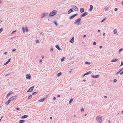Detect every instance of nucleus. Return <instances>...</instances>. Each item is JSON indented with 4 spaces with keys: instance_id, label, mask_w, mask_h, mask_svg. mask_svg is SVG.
Segmentation results:
<instances>
[{
    "instance_id": "obj_32",
    "label": "nucleus",
    "mask_w": 123,
    "mask_h": 123,
    "mask_svg": "<svg viewBox=\"0 0 123 123\" xmlns=\"http://www.w3.org/2000/svg\"><path fill=\"white\" fill-rule=\"evenodd\" d=\"M65 58H66L65 57H63L62 59H61V61L62 62L63 61H64V59H65Z\"/></svg>"
},
{
    "instance_id": "obj_37",
    "label": "nucleus",
    "mask_w": 123,
    "mask_h": 123,
    "mask_svg": "<svg viewBox=\"0 0 123 123\" xmlns=\"http://www.w3.org/2000/svg\"><path fill=\"white\" fill-rule=\"evenodd\" d=\"M81 111L82 112H84V109L83 108H82V109H81Z\"/></svg>"
},
{
    "instance_id": "obj_64",
    "label": "nucleus",
    "mask_w": 123,
    "mask_h": 123,
    "mask_svg": "<svg viewBox=\"0 0 123 123\" xmlns=\"http://www.w3.org/2000/svg\"><path fill=\"white\" fill-rule=\"evenodd\" d=\"M122 4L123 5V1L122 2Z\"/></svg>"
},
{
    "instance_id": "obj_38",
    "label": "nucleus",
    "mask_w": 123,
    "mask_h": 123,
    "mask_svg": "<svg viewBox=\"0 0 123 123\" xmlns=\"http://www.w3.org/2000/svg\"><path fill=\"white\" fill-rule=\"evenodd\" d=\"M120 72H121V71H119L118 72H117L116 74L117 75L119 73H120Z\"/></svg>"
},
{
    "instance_id": "obj_4",
    "label": "nucleus",
    "mask_w": 123,
    "mask_h": 123,
    "mask_svg": "<svg viewBox=\"0 0 123 123\" xmlns=\"http://www.w3.org/2000/svg\"><path fill=\"white\" fill-rule=\"evenodd\" d=\"M72 8L74 10L76 11H78V8L75 5H72L71 6Z\"/></svg>"
},
{
    "instance_id": "obj_5",
    "label": "nucleus",
    "mask_w": 123,
    "mask_h": 123,
    "mask_svg": "<svg viewBox=\"0 0 123 123\" xmlns=\"http://www.w3.org/2000/svg\"><path fill=\"white\" fill-rule=\"evenodd\" d=\"M48 15V13H43L42 14L41 17L43 18L44 17L47 16Z\"/></svg>"
},
{
    "instance_id": "obj_43",
    "label": "nucleus",
    "mask_w": 123,
    "mask_h": 123,
    "mask_svg": "<svg viewBox=\"0 0 123 123\" xmlns=\"http://www.w3.org/2000/svg\"><path fill=\"white\" fill-rule=\"evenodd\" d=\"M53 51V48H51L50 51L51 52H52Z\"/></svg>"
},
{
    "instance_id": "obj_52",
    "label": "nucleus",
    "mask_w": 123,
    "mask_h": 123,
    "mask_svg": "<svg viewBox=\"0 0 123 123\" xmlns=\"http://www.w3.org/2000/svg\"><path fill=\"white\" fill-rule=\"evenodd\" d=\"M83 37L84 38L86 37V35H84Z\"/></svg>"
},
{
    "instance_id": "obj_35",
    "label": "nucleus",
    "mask_w": 123,
    "mask_h": 123,
    "mask_svg": "<svg viewBox=\"0 0 123 123\" xmlns=\"http://www.w3.org/2000/svg\"><path fill=\"white\" fill-rule=\"evenodd\" d=\"M12 93H9L7 95V97H9L10 95Z\"/></svg>"
},
{
    "instance_id": "obj_58",
    "label": "nucleus",
    "mask_w": 123,
    "mask_h": 123,
    "mask_svg": "<svg viewBox=\"0 0 123 123\" xmlns=\"http://www.w3.org/2000/svg\"><path fill=\"white\" fill-rule=\"evenodd\" d=\"M104 98H107V96H104Z\"/></svg>"
},
{
    "instance_id": "obj_10",
    "label": "nucleus",
    "mask_w": 123,
    "mask_h": 123,
    "mask_svg": "<svg viewBox=\"0 0 123 123\" xmlns=\"http://www.w3.org/2000/svg\"><path fill=\"white\" fill-rule=\"evenodd\" d=\"M92 73V72L91 71H89L88 72H86V73L85 74L83 75V77H84L86 75H88L91 74Z\"/></svg>"
},
{
    "instance_id": "obj_50",
    "label": "nucleus",
    "mask_w": 123,
    "mask_h": 123,
    "mask_svg": "<svg viewBox=\"0 0 123 123\" xmlns=\"http://www.w3.org/2000/svg\"><path fill=\"white\" fill-rule=\"evenodd\" d=\"M15 109H16L17 110H19L20 108H15Z\"/></svg>"
},
{
    "instance_id": "obj_1",
    "label": "nucleus",
    "mask_w": 123,
    "mask_h": 123,
    "mask_svg": "<svg viewBox=\"0 0 123 123\" xmlns=\"http://www.w3.org/2000/svg\"><path fill=\"white\" fill-rule=\"evenodd\" d=\"M102 117L100 116H98L96 118V120L98 122V123H101L102 121Z\"/></svg>"
},
{
    "instance_id": "obj_57",
    "label": "nucleus",
    "mask_w": 123,
    "mask_h": 123,
    "mask_svg": "<svg viewBox=\"0 0 123 123\" xmlns=\"http://www.w3.org/2000/svg\"><path fill=\"white\" fill-rule=\"evenodd\" d=\"M7 52H5L4 53V54L5 55L6 54H7Z\"/></svg>"
},
{
    "instance_id": "obj_48",
    "label": "nucleus",
    "mask_w": 123,
    "mask_h": 123,
    "mask_svg": "<svg viewBox=\"0 0 123 123\" xmlns=\"http://www.w3.org/2000/svg\"><path fill=\"white\" fill-rule=\"evenodd\" d=\"M28 31V29L27 28H26L25 29V31H26V32H27Z\"/></svg>"
},
{
    "instance_id": "obj_11",
    "label": "nucleus",
    "mask_w": 123,
    "mask_h": 123,
    "mask_svg": "<svg viewBox=\"0 0 123 123\" xmlns=\"http://www.w3.org/2000/svg\"><path fill=\"white\" fill-rule=\"evenodd\" d=\"M11 101V100L9 99L6 102L5 104L6 105H8Z\"/></svg>"
},
{
    "instance_id": "obj_42",
    "label": "nucleus",
    "mask_w": 123,
    "mask_h": 123,
    "mask_svg": "<svg viewBox=\"0 0 123 123\" xmlns=\"http://www.w3.org/2000/svg\"><path fill=\"white\" fill-rule=\"evenodd\" d=\"M123 50V49L122 48H121L119 49V51L121 52Z\"/></svg>"
},
{
    "instance_id": "obj_28",
    "label": "nucleus",
    "mask_w": 123,
    "mask_h": 123,
    "mask_svg": "<svg viewBox=\"0 0 123 123\" xmlns=\"http://www.w3.org/2000/svg\"><path fill=\"white\" fill-rule=\"evenodd\" d=\"M85 63L86 64H91L90 63L87 61L86 62H85Z\"/></svg>"
},
{
    "instance_id": "obj_25",
    "label": "nucleus",
    "mask_w": 123,
    "mask_h": 123,
    "mask_svg": "<svg viewBox=\"0 0 123 123\" xmlns=\"http://www.w3.org/2000/svg\"><path fill=\"white\" fill-rule=\"evenodd\" d=\"M62 73L61 72H60L58 73L57 74V75L58 76H60L62 74Z\"/></svg>"
},
{
    "instance_id": "obj_8",
    "label": "nucleus",
    "mask_w": 123,
    "mask_h": 123,
    "mask_svg": "<svg viewBox=\"0 0 123 123\" xmlns=\"http://www.w3.org/2000/svg\"><path fill=\"white\" fill-rule=\"evenodd\" d=\"M26 78L28 79H30L31 78V76L29 74H27L26 76Z\"/></svg>"
},
{
    "instance_id": "obj_63",
    "label": "nucleus",
    "mask_w": 123,
    "mask_h": 123,
    "mask_svg": "<svg viewBox=\"0 0 123 123\" xmlns=\"http://www.w3.org/2000/svg\"><path fill=\"white\" fill-rule=\"evenodd\" d=\"M102 46H100V48H102Z\"/></svg>"
},
{
    "instance_id": "obj_46",
    "label": "nucleus",
    "mask_w": 123,
    "mask_h": 123,
    "mask_svg": "<svg viewBox=\"0 0 123 123\" xmlns=\"http://www.w3.org/2000/svg\"><path fill=\"white\" fill-rule=\"evenodd\" d=\"M96 44V43L95 42H94L93 43V44L94 45H95Z\"/></svg>"
},
{
    "instance_id": "obj_49",
    "label": "nucleus",
    "mask_w": 123,
    "mask_h": 123,
    "mask_svg": "<svg viewBox=\"0 0 123 123\" xmlns=\"http://www.w3.org/2000/svg\"><path fill=\"white\" fill-rule=\"evenodd\" d=\"M39 40H37L36 41V43H39Z\"/></svg>"
},
{
    "instance_id": "obj_62",
    "label": "nucleus",
    "mask_w": 123,
    "mask_h": 123,
    "mask_svg": "<svg viewBox=\"0 0 123 123\" xmlns=\"http://www.w3.org/2000/svg\"><path fill=\"white\" fill-rule=\"evenodd\" d=\"M60 95H59L58 96V97H60Z\"/></svg>"
},
{
    "instance_id": "obj_33",
    "label": "nucleus",
    "mask_w": 123,
    "mask_h": 123,
    "mask_svg": "<svg viewBox=\"0 0 123 123\" xmlns=\"http://www.w3.org/2000/svg\"><path fill=\"white\" fill-rule=\"evenodd\" d=\"M3 29L2 28H1L0 29V33L2 32L3 31Z\"/></svg>"
},
{
    "instance_id": "obj_51",
    "label": "nucleus",
    "mask_w": 123,
    "mask_h": 123,
    "mask_svg": "<svg viewBox=\"0 0 123 123\" xmlns=\"http://www.w3.org/2000/svg\"><path fill=\"white\" fill-rule=\"evenodd\" d=\"M117 81V80L116 79H114V82H116Z\"/></svg>"
},
{
    "instance_id": "obj_60",
    "label": "nucleus",
    "mask_w": 123,
    "mask_h": 123,
    "mask_svg": "<svg viewBox=\"0 0 123 123\" xmlns=\"http://www.w3.org/2000/svg\"><path fill=\"white\" fill-rule=\"evenodd\" d=\"M105 33H103V35L104 36H105Z\"/></svg>"
},
{
    "instance_id": "obj_61",
    "label": "nucleus",
    "mask_w": 123,
    "mask_h": 123,
    "mask_svg": "<svg viewBox=\"0 0 123 123\" xmlns=\"http://www.w3.org/2000/svg\"><path fill=\"white\" fill-rule=\"evenodd\" d=\"M50 119H52V117H50Z\"/></svg>"
},
{
    "instance_id": "obj_45",
    "label": "nucleus",
    "mask_w": 123,
    "mask_h": 123,
    "mask_svg": "<svg viewBox=\"0 0 123 123\" xmlns=\"http://www.w3.org/2000/svg\"><path fill=\"white\" fill-rule=\"evenodd\" d=\"M118 9L117 8H115L114 9V10L115 11H117L118 10Z\"/></svg>"
},
{
    "instance_id": "obj_29",
    "label": "nucleus",
    "mask_w": 123,
    "mask_h": 123,
    "mask_svg": "<svg viewBox=\"0 0 123 123\" xmlns=\"http://www.w3.org/2000/svg\"><path fill=\"white\" fill-rule=\"evenodd\" d=\"M38 93V92H33L32 94V95H36L37 93Z\"/></svg>"
},
{
    "instance_id": "obj_9",
    "label": "nucleus",
    "mask_w": 123,
    "mask_h": 123,
    "mask_svg": "<svg viewBox=\"0 0 123 123\" xmlns=\"http://www.w3.org/2000/svg\"><path fill=\"white\" fill-rule=\"evenodd\" d=\"M17 97L16 96H12L9 99L11 100V101L12 100H13L15 98Z\"/></svg>"
},
{
    "instance_id": "obj_15",
    "label": "nucleus",
    "mask_w": 123,
    "mask_h": 123,
    "mask_svg": "<svg viewBox=\"0 0 123 123\" xmlns=\"http://www.w3.org/2000/svg\"><path fill=\"white\" fill-rule=\"evenodd\" d=\"M10 59H8V61H7L5 63H4V65H5L8 64L9 62L10 61Z\"/></svg>"
},
{
    "instance_id": "obj_27",
    "label": "nucleus",
    "mask_w": 123,
    "mask_h": 123,
    "mask_svg": "<svg viewBox=\"0 0 123 123\" xmlns=\"http://www.w3.org/2000/svg\"><path fill=\"white\" fill-rule=\"evenodd\" d=\"M24 122V120H21L19 122V123H22Z\"/></svg>"
},
{
    "instance_id": "obj_16",
    "label": "nucleus",
    "mask_w": 123,
    "mask_h": 123,
    "mask_svg": "<svg viewBox=\"0 0 123 123\" xmlns=\"http://www.w3.org/2000/svg\"><path fill=\"white\" fill-rule=\"evenodd\" d=\"M73 12V10L72 9H70L69 10L68 12V13L69 14L71 13L72 12Z\"/></svg>"
},
{
    "instance_id": "obj_55",
    "label": "nucleus",
    "mask_w": 123,
    "mask_h": 123,
    "mask_svg": "<svg viewBox=\"0 0 123 123\" xmlns=\"http://www.w3.org/2000/svg\"><path fill=\"white\" fill-rule=\"evenodd\" d=\"M53 99L54 100H55L56 99V98L55 97H54L53 98Z\"/></svg>"
},
{
    "instance_id": "obj_41",
    "label": "nucleus",
    "mask_w": 123,
    "mask_h": 123,
    "mask_svg": "<svg viewBox=\"0 0 123 123\" xmlns=\"http://www.w3.org/2000/svg\"><path fill=\"white\" fill-rule=\"evenodd\" d=\"M120 75H122V74H123V71H122L121 72H120Z\"/></svg>"
},
{
    "instance_id": "obj_21",
    "label": "nucleus",
    "mask_w": 123,
    "mask_h": 123,
    "mask_svg": "<svg viewBox=\"0 0 123 123\" xmlns=\"http://www.w3.org/2000/svg\"><path fill=\"white\" fill-rule=\"evenodd\" d=\"M56 47L58 49L60 50L61 49L60 48L59 46L58 45H57L56 46Z\"/></svg>"
},
{
    "instance_id": "obj_2",
    "label": "nucleus",
    "mask_w": 123,
    "mask_h": 123,
    "mask_svg": "<svg viewBox=\"0 0 123 123\" xmlns=\"http://www.w3.org/2000/svg\"><path fill=\"white\" fill-rule=\"evenodd\" d=\"M81 19L80 18L77 19L76 20V21L75 22V24L77 25L80 24L82 22L81 21Z\"/></svg>"
},
{
    "instance_id": "obj_12",
    "label": "nucleus",
    "mask_w": 123,
    "mask_h": 123,
    "mask_svg": "<svg viewBox=\"0 0 123 123\" xmlns=\"http://www.w3.org/2000/svg\"><path fill=\"white\" fill-rule=\"evenodd\" d=\"M28 117V116L27 115H25L22 116L21 117L22 118H27Z\"/></svg>"
},
{
    "instance_id": "obj_14",
    "label": "nucleus",
    "mask_w": 123,
    "mask_h": 123,
    "mask_svg": "<svg viewBox=\"0 0 123 123\" xmlns=\"http://www.w3.org/2000/svg\"><path fill=\"white\" fill-rule=\"evenodd\" d=\"M99 76V75H97L96 76L92 75V77L93 78H96L98 77Z\"/></svg>"
},
{
    "instance_id": "obj_30",
    "label": "nucleus",
    "mask_w": 123,
    "mask_h": 123,
    "mask_svg": "<svg viewBox=\"0 0 123 123\" xmlns=\"http://www.w3.org/2000/svg\"><path fill=\"white\" fill-rule=\"evenodd\" d=\"M32 95H30L28 97V99H30L32 98Z\"/></svg>"
},
{
    "instance_id": "obj_19",
    "label": "nucleus",
    "mask_w": 123,
    "mask_h": 123,
    "mask_svg": "<svg viewBox=\"0 0 123 123\" xmlns=\"http://www.w3.org/2000/svg\"><path fill=\"white\" fill-rule=\"evenodd\" d=\"M74 37H73L72 39L70 40V42L72 43H73L74 41Z\"/></svg>"
},
{
    "instance_id": "obj_47",
    "label": "nucleus",
    "mask_w": 123,
    "mask_h": 123,
    "mask_svg": "<svg viewBox=\"0 0 123 123\" xmlns=\"http://www.w3.org/2000/svg\"><path fill=\"white\" fill-rule=\"evenodd\" d=\"M78 15V14H75L74 15V16H75V17L76 16Z\"/></svg>"
},
{
    "instance_id": "obj_17",
    "label": "nucleus",
    "mask_w": 123,
    "mask_h": 123,
    "mask_svg": "<svg viewBox=\"0 0 123 123\" xmlns=\"http://www.w3.org/2000/svg\"><path fill=\"white\" fill-rule=\"evenodd\" d=\"M84 11V9L83 8H81L80 9V12L81 13H83Z\"/></svg>"
},
{
    "instance_id": "obj_36",
    "label": "nucleus",
    "mask_w": 123,
    "mask_h": 123,
    "mask_svg": "<svg viewBox=\"0 0 123 123\" xmlns=\"http://www.w3.org/2000/svg\"><path fill=\"white\" fill-rule=\"evenodd\" d=\"M123 65V62L122 61L121 62V64L119 67H121V66Z\"/></svg>"
},
{
    "instance_id": "obj_54",
    "label": "nucleus",
    "mask_w": 123,
    "mask_h": 123,
    "mask_svg": "<svg viewBox=\"0 0 123 123\" xmlns=\"http://www.w3.org/2000/svg\"><path fill=\"white\" fill-rule=\"evenodd\" d=\"M42 61L41 60H40V63H42Z\"/></svg>"
},
{
    "instance_id": "obj_6",
    "label": "nucleus",
    "mask_w": 123,
    "mask_h": 123,
    "mask_svg": "<svg viewBox=\"0 0 123 123\" xmlns=\"http://www.w3.org/2000/svg\"><path fill=\"white\" fill-rule=\"evenodd\" d=\"M34 86H32L30 87L29 88V89L27 91V92H32L33 91V89L34 88Z\"/></svg>"
},
{
    "instance_id": "obj_53",
    "label": "nucleus",
    "mask_w": 123,
    "mask_h": 123,
    "mask_svg": "<svg viewBox=\"0 0 123 123\" xmlns=\"http://www.w3.org/2000/svg\"><path fill=\"white\" fill-rule=\"evenodd\" d=\"M10 74H6V75H5V77L6 76H8V75H10Z\"/></svg>"
},
{
    "instance_id": "obj_56",
    "label": "nucleus",
    "mask_w": 123,
    "mask_h": 123,
    "mask_svg": "<svg viewBox=\"0 0 123 123\" xmlns=\"http://www.w3.org/2000/svg\"><path fill=\"white\" fill-rule=\"evenodd\" d=\"M98 32H100V30H98Z\"/></svg>"
},
{
    "instance_id": "obj_18",
    "label": "nucleus",
    "mask_w": 123,
    "mask_h": 123,
    "mask_svg": "<svg viewBox=\"0 0 123 123\" xmlns=\"http://www.w3.org/2000/svg\"><path fill=\"white\" fill-rule=\"evenodd\" d=\"M93 8V6H92V5H90V9H89L90 11H92V10Z\"/></svg>"
},
{
    "instance_id": "obj_7",
    "label": "nucleus",
    "mask_w": 123,
    "mask_h": 123,
    "mask_svg": "<svg viewBox=\"0 0 123 123\" xmlns=\"http://www.w3.org/2000/svg\"><path fill=\"white\" fill-rule=\"evenodd\" d=\"M88 12H86L82 14H81L80 15V16L81 17H84L86 15H87L88 14Z\"/></svg>"
},
{
    "instance_id": "obj_31",
    "label": "nucleus",
    "mask_w": 123,
    "mask_h": 123,
    "mask_svg": "<svg viewBox=\"0 0 123 123\" xmlns=\"http://www.w3.org/2000/svg\"><path fill=\"white\" fill-rule=\"evenodd\" d=\"M22 31L23 33L25 32V28L24 27H22Z\"/></svg>"
},
{
    "instance_id": "obj_3",
    "label": "nucleus",
    "mask_w": 123,
    "mask_h": 123,
    "mask_svg": "<svg viewBox=\"0 0 123 123\" xmlns=\"http://www.w3.org/2000/svg\"><path fill=\"white\" fill-rule=\"evenodd\" d=\"M57 13V11L56 10H53L49 14L50 16H53L56 14Z\"/></svg>"
},
{
    "instance_id": "obj_40",
    "label": "nucleus",
    "mask_w": 123,
    "mask_h": 123,
    "mask_svg": "<svg viewBox=\"0 0 123 123\" xmlns=\"http://www.w3.org/2000/svg\"><path fill=\"white\" fill-rule=\"evenodd\" d=\"M16 31V30H15L14 31H13V32H12V34H13Z\"/></svg>"
},
{
    "instance_id": "obj_26",
    "label": "nucleus",
    "mask_w": 123,
    "mask_h": 123,
    "mask_svg": "<svg viewBox=\"0 0 123 123\" xmlns=\"http://www.w3.org/2000/svg\"><path fill=\"white\" fill-rule=\"evenodd\" d=\"M54 23L56 25V26H58V24H57V21H54Z\"/></svg>"
},
{
    "instance_id": "obj_39",
    "label": "nucleus",
    "mask_w": 123,
    "mask_h": 123,
    "mask_svg": "<svg viewBox=\"0 0 123 123\" xmlns=\"http://www.w3.org/2000/svg\"><path fill=\"white\" fill-rule=\"evenodd\" d=\"M16 50V49H14L12 50V52H14Z\"/></svg>"
},
{
    "instance_id": "obj_59",
    "label": "nucleus",
    "mask_w": 123,
    "mask_h": 123,
    "mask_svg": "<svg viewBox=\"0 0 123 123\" xmlns=\"http://www.w3.org/2000/svg\"><path fill=\"white\" fill-rule=\"evenodd\" d=\"M123 70V68H122L121 70H120V71H121V72Z\"/></svg>"
},
{
    "instance_id": "obj_22",
    "label": "nucleus",
    "mask_w": 123,
    "mask_h": 123,
    "mask_svg": "<svg viewBox=\"0 0 123 123\" xmlns=\"http://www.w3.org/2000/svg\"><path fill=\"white\" fill-rule=\"evenodd\" d=\"M45 99V98H43L42 99H41L40 100H39V101L40 102H43L44 101Z\"/></svg>"
},
{
    "instance_id": "obj_13",
    "label": "nucleus",
    "mask_w": 123,
    "mask_h": 123,
    "mask_svg": "<svg viewBox=\"0 0 123 123\" xmlns=\"http://www.w3.org/2000/svg\"><path fill=\"white\" fill-rule=\"evenodd\" d=\"M118 60V59H114L111 62H116Z\"/></svg>"
},
{
    "instance_id": "obj_23",
    "label": "nucleus",
    "mask_w": 123,
    "mask_h": 123,
    "mask_svg": "<svg viewBox=\"0 0 123 123\" xmlns=\"http://www.w3.org/2000/svg\"><path fill=\"white\" fill-rule=\"evenodd\" d=\"M75 17L74 15H73L72 16H71L70 17V19H73V18H74Z\"/></svg>"
},
{
    "instance_id": "obj_20",
    "label": "nucleus",
    "mask_w": 123,
    "mask_h": 123,
    "mask_svg": "<svg viewBox=\"0 0 123 123\" xmlns=\"http://www.w3.org/2000/svg\"><path fill=\"white\" fill-rule=\"evenodd\" d=\"M114 33L115 34H117V31L116 29H115L114 30Z\"/></svg>"
},
{
    "instance_id": "obj_44",
    "label": "nucleus",
    "mask_w": 123,
    "mask_h": 123,
    "mask_svg": "<svg viewBox=\"0 0 123 123\" xmlns=\"http://www.w3.org/2000/svg\"><path fill=\"white\" fill-rule=\"evenodd\" d=\"M40 34L42 35V36H43V35H44V34L43 32H41L40 33Z\"/></svg>"
},
{
    "instance_id": "obj_24",
    "label": "nucleus",
    "mask_w": 123,
    "mask_h": 123,
    "mask_svg": "<svg viewBox=\"0 0 123 123\" xmlns=\"http://www.w3.org/2000/svg\"><path fill=\"white\" fill-rule=\"evenodd\" d=\"M73 99L72 98H71V99L69 101V104H70L73 101Z\"/></svg>"
},
{
    "instance_id": "obj_34",
    "label": "nucleus",
    "mask_w": 123,
    "mask_h": 123,
    "mask_svg": "<svg viewBox=\"0 0 123 123\" xmlns=\"http://www.w3.org/2000/svg\"><path fill=\"white\" fill-rule=\"evenodd\" d=\"M106 18L104 19L103 20H102V21H101V22H103L104 21H105L106 20Z\"/></svg>"
}]
</instances>
